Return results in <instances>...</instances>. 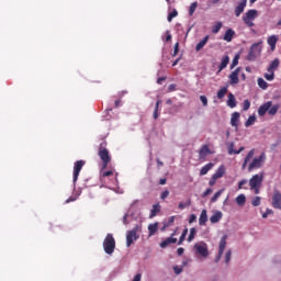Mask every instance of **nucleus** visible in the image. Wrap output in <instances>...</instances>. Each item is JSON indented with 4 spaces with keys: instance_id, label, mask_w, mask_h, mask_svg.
<instances>
[{
    "instance_id": "obj_3",
    "label": "nucleus",
    "mask_w": 281,
    "mask_h": 281,
    "mask_svg": "<svg viewBox=\"0 0 281 281\" xmlns=\"http://www.w3.org/2000/svg\"><path fill=\"white\" fill-rule=\"evenodd\" d=\"M139 232H142V226L136 225L133 229L126 233V247H131L135 240L139 239Z\"/></svg>"
},
{
    "instance_id": "obj_43",
    "label": "nucleus",
    "mask_w": 281,
    "mask_h": 281,
    "mask_svg": "<svg viewBox=\"0 0 281 281\" xmlns=\"http://www.w3.org/2000/svg\"><path fill=\"white\" fill-rule=\"evenodd\" d=\"M227 150H228V155H236V149H234V143L227 144Z\"/></svg>"
},
{
    "instance_id": "obj_36",
    "label": "nucleus",
    "mask_w": 281,
    "mask_h": 281,
    "mask_svg": "<svg viewBox=\"0 0 281 281\" xmlns=\"http://www.w3.org/2000/svg\"><path fill=\"white\" fill-rule=\"evenodd\" d=\"M227 93V88L223 87L217 91V98L218 100H223L225 98V94Z\"/></svg>"
},
{
    "instance_id": "obj_32",
    "label": "nucleus",
    "mask_w": 281,
    "mask_h": 281,
    "mask_svg": "<svg viewBox=\"0 0 281 281\" xmlns=\"http://www.w3.org/2000/svg\"><path fill=\"white\" fill-rule=\"evenodd\" d=\"M263 77L269 81H273L276 80V72L271 71V70H267V72L263 75Z\"/></svg>"
},
{
    "instance_id": "obj_21",
    "label": "nucleus",
    "mask_w": 281,
    "mask_h": 281,
    "mask_svg": "<svg viewBox=\"0 0 281 281\" xmlns=\"http://www.w3.org/2000/svg\"><path fill=\"white\" fill-rule=\"evenodd\" d=\"M227 65H229V56L225 55L222 57V61L218 66V71H223V69H225Z\"/></svg>"
},
{
    "instance_id": "obj_53",
    "label": "nucleus",
    "mask_w": 281,
    "mask_h": 281,
    "mask_svg": "<svg viewBox=\"0 0 281 281\" xmlns=\"http://www.w3.org/2000/svg\"><path fill=\"white\" fill-rule=\"evenodd\" d=\"M173 271H175L176 276H179V273H181L183 271V269L179 266H176V267H173Z\"/></svg>"
},
{
    "instance_id": "obj_28",
    "label": "nucleus",
    "mask_w": 281,
    "mask_h": 281,
    "mask_svg": "<svg viewBox=\"0 0 281 281\" xmlns=\"http://www.w3.org/2000/svg\"><path fill=\"white\" fill-rule=\"evenodd\" d=\"M223 175H225V166H220L218 169L215 171V173L213 175V177L215 179H221V177H223Z\"/></svg>"
},
{
    "instance_id": "obj_25",
    "label": "nucleus",
    "mask_w": 281,
    "mask_h": 281,
    "mask_svg": "<svg viewBox=\"0 0 281 281\" xmlns=\"http://www.w3.org/2000/svg\"><path fill=\"white\" fill-rule=\"evenodd\" d=\"M206 223H207V211L202 210V212L200 214V218H199V224L200 225H205Z\"/></svg>"
},
{
    "instance_id": "obj_8",
    "label": "nucleus",
    "mask_w": 281,
    "mask_h": 281,
    "mask_svg": "<svg viewBox=\"0 0 281 281\" xmlns=\"http://www.w3.org/2000/svg\"><path fill=\"white\" fill-rule=\"evenodd\" d=\"M260 52H262V46L260 45V43L252 44L248 53V60H256V57L260 56Z\"/></svg>"
},
{
    "instance_id": "obj_42",
    "label": "nucleus",
    "mask_w": 281,
    "mask_h": 281,
    "mask_svg": "<svg viewBox=\"0 0 281 281\" xmlns=\"http://www.w3.org/2000/svg\"><path fill=\"white\" fill-rule=\"evenodd\" d=\"M179 15V12L177 11V9H175L172 12H170L169 14H168V21H169V23L176 18V16H178Z\"/></svg>"
},
{
    "instance_id": "obj_18",
    "label": "nucleus",
    "mask_w": 281,
    "mask_h": 281,
    "mask_svg": "<svg viewBox=\"0 0 281 281\" xmlns=\"http://www.w3.org/2000/svg\"><path fill=\"white\" fill-rule=\"evenodd\" d=\"M238 122H240V113L234 112L231 116V126L238 128Z\"/></svg>"
},
{
    "instance_id": "obj_45",
    "label": "nucleus",
    "mask_w": 281,
    "mask_h": 281,
    "mask_svg": "<svg viewBox=\"0 0 281 281\" xmlns=\"http://www.w3.org/2000/svg\"><path fill=\"white\" fill-rule=\"evenodd\" d=\"M240 58V55H235L232 65H231V69H234V67H236L238 65V60Z\"/></svg>"
},
{
    "instance_id": "obj_33",
    "label": "nucleus",
    "mask_w": 281,
    "mask_h": 281,
    "mask_svg": "<svg viewBox=\"0 0 281 281\" xmlns=\"http://www.w3.org/2000/svg\"><path fill=\"white\" fill-rule=\"evenodd\" d=\"M279 109H280L279 104L273 105V102H271V106L268 110L269 115H276V113H278Z\"/></svg>"
},
{
    "instance_id": "obj_1",
    "label": "nucleus",
    "mask_w": 281,
    "mask_h": 281,
    "mask_svg": "<svg viewBox=\"0 0 281 281\" xmlns=\"http://www.w3.org/2000/svg\"><path fill=\"white\" fill-rule=\"evenodd\" d=\"M267 161V154L261 153L259 156L252 158L248 164V172H254V170H260Z\"/></svg>"
},
{
    "instance_id": "obj_29",
    "label": "nucleus",
    "mask_w": 281,
    "mask_h": 281,
    "mask_svg": "<svg viewBox=\"0 0 281 281\" xmlns=\"http://www.w3.org/2000/svg\"><path fill=\"white\" fill-rule=\"evenodd\" d=\"M236 203H237V205H239V206L245 205V203H247V196H245V194H239V195L236 198Z\"/></svg>"
},
{
    "instance_id": "obj_62",
    "label": "nucleus",
    "mask_w": 281,
    "mask_h": 281,
    "mask_svg": "<svg viewBox=\"0 0 281 281\" xmlns=\"http://www.w3.org/2000/svg\"><path fill=\"white\" fill-rule=\"evenodd\" d=\"M243 150H245V147H239L238 150L235 151V155H240L243 153Z\"/></svg>"
},
{
    "instance_id": "obj_55",
    "label": "nucleus",
    "mask_w": 281,
    "mask_h": 281,
    "mask_svg": "<svg viewBox=\"0 0 281 281\" xmlns=\"http://www.w3.org/2000/svg\"><path fill=\"white\" fill-rule=\"evenodd\" d=\"M177 54H179V42L175 44L173 56H177Z\"/></svg>"
},
{
    "instance_id": "obj_34",
    "label": "nucleus",
    "mask_w": 281,
    "mask_h": 281,
    "mask_svg": "<svg viewBox=\"0 0 281 281\" xmlns=\"http://www.w3.org/2000/svg\"><path fill=\"white\" fill-rule=\"evenodd\" d=\"M256 124V116L251 115L248 117V120L245 122L246 128H249V126H254Z\"/></svg>"
},
{
    "instance_id": "obj_51",
    "label": "nucleus",
    "mask_w": 281,
    "mask_h": 281,
    "mask_svg": "<svg viewBox=\"0 0 281 281\" xmlns=\"http://www.w3.org/2000/svg\"><path fill=\"white\" fill-rule=\"evenodd\" d=\"M273 214V210L267 209L265 213H262V218H267V216H271Z\"/></svg>"
},
{
    "instance_id": "obj_14",
    "label": "nucleus",
    "mask_w": 281,
    "mask_h": 281,
    "mask_svg": "<svg viewBox=\"0 0 281 281\" xmlns=\"http://www.w3.org/2000/svg\"><path fill=\"white\" fill-rule=\"evenodd\" d=\"M246 8H247V0H240V2H238V5L235 8V16H240L243 12H245Z\"/></svg>"
},
{
    "instance_id": "obj_17",
    "label": "nucleus",
    "mask_w": 281,
    "mask_h": 281,
    "mask_svg": "<svg viewBox=\"0 0 281 281\" xmlns=\"http://www.w3.org/2000/svg\"><path fill=\"white\" fill-rule=\"evenodd\" d=\"M222 218H223V212L214 211L213 215L210 217V221L213 225H215V223H220Z\"/></svg>"
},
{
    "instance_id": "obj_5",
    "label": "nucleus",
    "mask_w": 281,
    "mask_h": 281,
    "mask_svg": "<svg viewBox=\"0 0 281 281\" xmlns=\"http://www.w3.org/2000/svg\"><path fill=\"white\" fill-rule=\"evenodd\" d=\"M103 249L109 256H111L113 251H115V238H113L112 234L106 235L103 241Z\"/></svg>"
},
{
    "instance_id": "obj_30",
    "label": "nucleus",
    "mask_w": 281,
    "mask_h": 281,
    "mask_svg": "<svg viewBox=\"0 0 281 281\" xmlns=\"http://www.w3.org/2000/svg\"><path fill=\"white\" fill-rule=\"evenodd\" d=\"M257 85L260 89H263V91L267 90L269 87V83H267V81H265V79L262 78L257 79Z\"/></svg>"
},
{
    "instance_id": "obj_13",
    "label": "nucleus",
    "mask_w": 281,
    "mask_h": 281,
    "mask_svg": "<svg viewBox=\"0 0 281 281\" xmlns=\"http://www.w3.org/2000/svg\"><path fill=\"white\" fill-rule=\"evenodd\" d=\"M238 76H240V68H236L231 75H229V83L231 85H238L240 80L238 79Z\"/></svg>"
},
{
    "instance_id": "obj_15",
    "label": "nucleus",
    "mask_w": 281,
    "mask_h": 281,
    "mask_svg": "<svg viewBox=\"0 0 281 281\" xmlns=\"http://www.w3.org/2000/svg\"><path fill=\"white\" fill-rule=\"evenodd\" d=\"M269 109H271V101H268V102L263 103L261 106H259L258 115H260V117H263V115L269 113Z\"/></svg>"
},
{
    "instance_id": "obj_48",
    "label": "nucleus",
    "mask_w": 281,
    "mask_h": 281,
    "mask_svg": "<svg viewBox=\"0 0 281 281\" xmlns=\"http://www.w3.org/2000/svg\"><path fill=\"white\" fill-rule=\"evenodd\" d=\"M231 260H232V250H227L226 254H225L226 265L229 263Z\"/></svg>"
},
{
    "instance_id": "obj_7",
    "label": "nucleus",
    "mask_w": 281,
    "mask_h": 281,
    "mask_svg": "<svg viewBox=\"0 0 281 281\" xmlns=\"http://www.w3.org/2000/svg\"><path fill=\"white\" fill-rule=\"evenodd\" d=\"M194 250L202 258H207L210 256V251L207 250V244L204 241H199L194 245Z\"/></svg>"
},
{
    "instance_id": "obj_50",
    "label": "nucleus",
    "mask_w": 281,
    "mask_h": 281,
    "mask_svg": "<svg viewBox=\"0 0 281 281\" xmlns=\"http://www.w3.org/2000/svg\"><path fill=\"white\" fill-rule=\"evenodd\" d=\"M190 204H191L190 200L187 203L180 202L178 207L179 210H186V207H188V205Z\"/></svg>"
},
{
    "instance_id": "obj_39",
    "label": "nucleus",
    "mask_w": 281,
    "mask_h": 281,
    "mask_svg": "<svg viewBox=\"0 0 281 281\" xmlns=\"http://www.w3.org/2000/svg\"><path fill=\"white\" fill-rule=\"evenodd\" d=\"M172 223H175V216H171V217L168 218V221H165V222H164L162 232H164V229L170 227V225H172Z\"/></svg>"
},
{
    "instance_id": "obj_11",
    "label": "nucleus",
    "mask_w": 281,
    "mask_h": 281,
    "mask_svg": "<svg viewBox=\"0 0 281 281\" xmlns=\"http://www.w3.org/2000/svg\"><path fill=\"white\" fill-rule=\"evenodd\" d=\"M209 155H212V150H210V146L203 145L199 151V159L205 161Z\"/></svg>"
},
{
    "instance_id": "obj_58",
    "label": "nucleus",
    "mask_w": 281,
    "mask_h": 281,
    "mask_svg": "<svg viewBox=\"0 0 281 281\" xmlns=\"http://www.w3.org/2000/svg\"><path fill=\"white\" fill-rule=\"evenodd\" d=\"M113 175V171H104L101 173V177H111Z\"/></svg>"
},
{
    "instance_id": "obj_23",
    "label": "nucleus",
    "mask_w": 281,
    "mask_h": 281,
    "mask_svg": "<svg viewBox=\"0 0 281 281\" xmlns=\"http://www.w3.org/2000/svg\"><path fill=\"white\" fill-rule=\"evenodd\" d=\"M157 229H159V223H154L148 225L149 236H155L157 234Z\"/></svg>"
},
{
    "instance_id": "obj_38",
    "label": "nucleus",
    "mask_w": 281,
    "mask_h": 281,
    "mask_svg": "<svg viewBox=\"0 0 281 281\" xmlns=\"http://www.w3.org/2000/svg\"><path fill=\"white\" fill-rule=\"evenodd\" d=\"M196 8H199V3L196 2H192L190 8H189V14L190 16H192L194 14V12H196Z\"/></svg>"
},
{
    "instance_id": "obj_35",
    "label": "nucleus",
    "mask_w": 281,
    "mask_h": 281,
    "mask_svg": "<svg viewBox=\"0 0 281 281\" xmlns=\"http://www.w3.org/2000/svg\"><path fill=\"white\" fill-rule=\"evenodd\" d=\"M223 27V23L217 22L212 26L213 34H218L221 32V29Z\"/></svg>"
},
{
    "instance_id": "obj_4",
    "label": "nucleus",
    "mask_w": 281,
    "mask_h": 281,
    "mask_svg": "<svg viewBox=\"0 0 281 281\" xmlns=\"http://www.w3.org/2000/svg\"><path fill=\"white\" fill-rule=\"evenodd\" d=\"M243 21L247 27H254V21L258 19V10L256 9H249L244 15H243Z\"/></svg>"
},
{
    "instance_id": "obj_20",
    "label": "nucleus",
    "mask_w": 281,
    "mask_h": 281,
    "mask_svg": "<svg viewBox=\"0 0 281 281\" xmlns=\"http://www.w3.org/2000/svg\"><path fill=\"white\" fill-rule=\"evenodd\" d=\"M177 243V238L175 237H168L162 243H160L161 249H166L169 245H175Z\"/></svg>"
},
{
    "instance_id": "obj_57",
    "label": "nucleus",
    "mask_w": 281,
    "mask_h": 281,
    "mask_svg": "<svg viewBox=\"0 0 281 281\" xmlns=\"http://www.w3.org/2000/svg\"><path fill=\"white\" fill-rule=\"evenodd\" d=\"M123 224L128 225V213L123 216Z\"/></svg>"
},
{
    "instance_id": "obj_26",
    "label": "nucleus",
    "mask_w": 281,
    "mask_h": 281,
    "mask_svg": "<svg viewBox=\"0 0 281 281\" xmlns=\"http://www.w3.org/2000/svg\"><path fill=\"white\" fill-rule=\"evenodd\" d=\"M227 106L231 109H236V97H234L233 93L228 94Z\"/></svg>"
},
{
    "instance_id": "obj_22",
    "label": "nucleus",
    "mask_w": 281,
    "mask_h": 281,
    "mask_svg": "<svg viewBox=\"0 0 281 281\" xmlns=\"http://www.w3.org/2000/svg\"><path fill=\"white\" fill-rule=\"evenodd\" d=\"M212 168H214V164H212V162H209L204 167H202L200 170L201 177H204V175H207V172H210V170H212Z\"/></svg>"
},
{
    "instance_id": "obj_46",
    "label": "nucleus",
    "mask_w": 281,
    "mask_h": 281,
    "mask_svg": "<svg viewBox=\"0 0 281 281\" xmlns=\"http://www.w3.org/2000/svg\"><path fill=\"white\" fill-rule=\"evenodd\" d=\"M250 106H251V102H249V100L246 99L243 103V110L249 111Z\"/></svg>"
},
{
    "instance_id": "obj_10",
    "label": "nucleus",
    "mask_w": 281,
    "mask_h": 281,
    "mask_svg": "<svg viewBox=\"0 0 281 281\" xmlns=\"http://www.w3.org/2000/svg\"><path fill=\"white\" fill-rule=\"evenodd\" d=\"M82 166H85V161H82V160L75 162L74 177H72L74 186H76V181H78V177L80 175V170H82Z\"/></svg>"
},
{
    "instance_id": "obj_63",
    "label": "nucleus",
    "mask_w": 281,
    "mask_h": 281,
    "mask_svg": "<svg viewBox=\"0 0 281 281\" xmlns=\"http://www.w3.org/2000/svg\"><path fill=\"white\" fill-rule=\"evenodd\" d=\"M183 251H184L183 248H178L177 250L178 256H183Z\"/></svg>"
},
{
    "instance_id": "obj_40",
    "label": "nucleus",
    "mask_w": 281,
    "mask_h": 281,
    "mask_svg": "<svg viewBox=\"0 0 281 281\" xmlns=\"http://www.w3.org/2000/svg\"><path fill=\"white\" fill-rule=\"evenodd\" d=\"M221 194H223V190L217 191L211 199V203H216L218 199H221Z\"/></svg>"
},
{
    "instance_id": "obj_37",
    "label": "nucleus",
    "mask_w": 281,
    "mask_h": 281,
    "mask_svg": "<svg viewBox=\"0 0 281 281\" xmlns=\"http://www.w3.org/2000/svg\"><path fill=\"white\" fill-rule=\"evenodd\" d=\"M194 236H196V228L192 227L190 228V234L188 237V243H192L194 240Z\"/></svg>"
},
{
    "instance_id": "obj_19",
    "label": "nucleus",
    "mask_w": 281,
    "mask_h": 281,
    "mask_svg": "<svg viewBox=\"0 0 281 281\" xmlns=\"http://www.w3.org/2000/svg\"><path fill=\"white\" fill-rule=\"evenodd\" d=\"M161 212V205L159 203H156L151 206L149 218H155L158 213Z\"/></svg>"
},
{
    "instance_id": "obj_16",
    "label": "nucleus",
    "mask_w": 281,
    "mask_h": 281,
    "mask_svg": "<svg viewBox=\"0 0 281 281\" xmlns=\"http://www.w3.org/2000/svg\"><path fill=\"white\" fill-rule=\"evenodd\" d=\"M256 155V149H250L247 154V156L244 159V162L241 165L243 170L247 168V165L250 164L251 159H254V156Z\"/></svg>"
},
{
    "instance_id": "obj_52",
    "label": "nucleus",
    "mask_w": 281,
    "mask_h": 281,
    "mask_svg": "<svg viewBox=\"0 0 281 281\" xmlns=\"http://www.w3.org/2000/svg\"><path fill=\"white\" fill-rule=\"evenodd\" d=\"M200 100H201L203 106H207V97H205V95H200Z\"/></svg>"
},
{
    "instance_id": "obj_60",
    "label": "nucleus",
    "mask_w": 281,
    "mask_h": 281,
    "mask_svg": "<svg viewBox=\"0 0 281 281\" xmlns=\"http://www.w3.org/2000/svg\"><path fill=\"white\" fill-rule=\"evenodd\" d=\"M216 179L218 178H215L214 176H212L211 180H210V186H214L216 183Z\"/></svg>"
},
{
    "instance_id": "obj_64",
    "label": "nucleus",
    "mask_w": 281,
    "mask_h": 281,
    "mask_svg": "<svg viewBox=\"0 0 281 281\" xmlns=\"http://www.w3.org/2000/svg\"><path fill=\"white\" fill-rule=\"evenodd\" d=\"M159 117V110L154 111V120H157Z\"/></svg>"
},
{
    "instance_id": "obj_27",
    "label": "nucleus",
    "mask_w": 281,
    "mask_h": 281,
    "mask_svg": "<svg viewBox=\"0 0 281 281\" xmlns=\"http://www.w3.org/2000/svg\"><path fill=\"white\" fill-rule=\"evenodd\" d=\"M209 37H204L202 41H200L195 46V52H201L207 45Z\"/></svg>"
},
{
    "instance_id": "obj_41",
    "label": "nucleus",
    "mask_w": 281,
    "mask_h": 281,
    "mask_svg": "<svg viewBox=\"0 0 281 281\" xmlns=\"http://www.w3.org/2000/svg\"><path fill=\"white\" fill-rule=\"evenodd\" d=\"M188 236V228H184L181 236H180V239L178 241V245H182L183 244V240H186V237Z\"/></svg>"
},
{
    "instance_id": "obj_2",
    "label": "nucleus",
    "mask_w": 281,
    "mask_h": 281,
    "mask_svg": "<svg viewBox=\"0 0 281 281\" xmlns=\"http://www.w3.org/2000/svg\"><path fill=\"white\" fill-rule=\"evenodd\" d=\"M262 181H265V173L260 172L254 175L249 180L250 190H254L255 194H260V188L262 186Z\"/></svg>"
},
{
    "instance_id": "obj_6",
    "label": "nucleus",
    "mask_w": 281,
    "mask_h": 281,
    "mask_svg": "<svg viewBox=\"0 0 281 281\" xmlns=\"http://www.w3.org/2000/svg\"><path fill=\"white\" fill-rule=\"evenodd\" d=\"M99 157L102 160V170H106V166H109V161H111V155H109V149L104 147V143L101 144L99 148Z\"/></svg>"
},
{
    "instance_id": "obj_24",
    "label": "nucleus",
    "mask_w": 281,
    "mask_h": 281,
    "mask_svg": "<svg viewBox=\"0 0 281 281\" xmlns=\"http://www.w3.org/2000/svg\"><path fill=\"white\" fill-rule=\"evenodd\" d=\"M278 67H280V60H279V59H274V60L271 61V64L269 65L267 71H272L273 74H276V69H278Z\"/></svg>"
},
{
    "instance_id": "obj_49",
    "label": "nucleus",
    "mask_w": 281,
    "mask_h": 281,
    "mask_svg": "<svg viewBox=\"0 0 281 281\" xmlns=\"http://www.w3.org/2000/svg\"><path fill=\"white\" fill-rule=\"evenodd\" d=\"M168 196H170V191L165 190L161 194H160V199L162 201H166V199H168Z\"/></svg>"
},
{
    "instance_id": "obj_61",
    "label": "nucleus",
    "mask_w": 281,
    "mask_h": 281,
    "mask_svg": "<svg viewBox=\"0 0 281 281\" xmlns=\"http://www.w3.org/2000/svg\"><path fill=\"white\" fill-rule=\"evenodd\" d=\"M169 91H177V86L175 83L169 85Z\"/></svg>"
},
{
    "instance_id": "obj_47",
    "label": "nucleus",
    "mask_w": 281,
    "mask_h": 281,
    "mask_svg": "<svg viewBox=\"0 0 281 281\" xmlns=\"http://www.w3.org/2000/svg\"><path fill=\"white\" fill-rule=\"evenodd\" d=\"M251 205H254V207H258V205H260V196H255L251 201Z\"/></svg>"
},
{
    "instance_id": "obj_9",
    "label": "nucleus",
    "mask_w": 281,
    "mask_h": 281,
    "mask_svg": "<svg viewBox=\"0 0 281 281\" xmlns=\"http://www.w3.org/2000/svg\"><path fill=\"white\" fill-rule=\"evenodd\" d=\"M227 247V235H224L218 244V255L215 259L216 262H218L221 260V258L223 257V252L225 251V248Z\"/></svg>"
},
{
    "instance_id": "obj_59",
    "label": "nucleus",
    "mask_w": 281,
    "mask_h": 281,
    "mask_svg": "<svg viewBox=\"0 0 281 281\" xmlns=\"http://www.w3.org/2000/svg\"><path fill=\"white\" fill-rule=\"evenodd\" d=\"M209 194H212L211 188L206 189L205 192L202 194V196H209Z\"/></svg>"
},
{
    "instance_id": "obj_56",
    "label": "nucleus",
    "mask_w": 281,
    "mask_h": 281,
    "mask_svg": "<svg viewBox=\"0 0 281 281\" xmlns=\"http://www.w3.org/2000/svg\"><path fill=\"white\" fill-rule=\"evenodd\" d=\"M195 221H196V215L191 214V215H190V218H189V223L192 224V223H194Z\"/></svg>"
},
{
    "instance_id": "obj_31",
    "label": "nucleus",
    "mask_w": 281,
    "mask_h": 281,
    "mask_svg": "<svg viewBox=\"0 0 281 281\" xmlns=\"http://www.w3.org/2000/svg\"><path fill=\"white\" fill-rule=\"evenodd\" d=\"M278 43V37L276 36H270L268 38V45H270L271 50L273 52V49H276V44Z\"/></svg>"
},
{
    "instance_id": "obj_54",
    "label": "nucleus",
    "mask_w": 281,
    "mask_h": 281,
    "mask_svg": "<svg viewBox=\"0 0 281 281\" xmlns=\"http://www.w3.org/2000/svg\"><path fill=\"white\" fill-rule=\"evenodd\" d=\"M234 34H235L234 30L228 29V30L226 31V33L224 34V36H234Z\"/></svg>"
},
{
    "instance_id": "obj_12",
    "label": "nucleus",
    "mask_w": 281,
    "mask_h": 281,
    "mask_svg": "<svg viewBox=\"0 0 281 281\" xmlns=\"http://www.w3.org/2000/svg\"><path fill=\"white\" fill-rule=\"evenodd\" d=\"M272 207L281 210V193L279 191H276L272 196Z\"/></svg>"
},
{
    "instance_id": "obj_44",
    "label": "nucleus",
    "mask_w": 281,
    "mask_h": 281,
    "mask_svg": "<svg viewBox=\"0 0 281 281\" xmlns=\"http://www.w3.org/2000/svg\"><path fill=\"white\" fill-rule=\"evenodd\" d=\"M247 183H248L247 179H244V180L239 181L238 182V190H247V187H245V186H247Z\"/></svg>"
}]
</instances>
